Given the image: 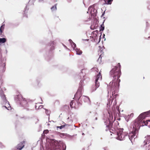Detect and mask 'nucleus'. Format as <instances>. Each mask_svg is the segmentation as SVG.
<instances>
[{
    "label": "nucleus",
    "mask_w": 150,
    "mask_h": 150,
    "mask_svg": "<svg viewBox=\"0 0 150 150\" xmlns=\"http://www.w3.org/2000/svg\"><path fill=\"white\" fill-rule=\"evenodd\" d=\"M82 134L83 135H84V133H82Z\"/></svg>",
    "instance_id": "5fc2aeb1"
},
{
    "label": "nucleus",
    "mask_w": 150,
    "mask_h": 150,
    "mask_svg": "<svg viewBox=\"0 0 150 150\" xmlns=\"http://www.w3.org/2000/svg\"><path fill=\"white\" fill-rule=\"evenodd\" d=\"M25 142L23 141L18 144L15 147V150H21L24 146Z\"/></svg>",
    "instance_id": "2eb2a0df"
},
{
    "label": "nucleus",
    "mask_w": 150,
    "mask_h": 150,
    "mask_svg": "<svg viewBox=\"0 0 150 150\" xmlns=\"http://www.w3.org/2000/svg\"><path fill=\"white\" fill-rule=\"evenodd\" d=\"M51 0L54 2H55L56 1H56L55 0Z\"/></svg>",
    "instance_id": "a19ab883"
},
{
    "label": "nucleus",
    "mask_w": 150,
    "mask_h": 150,
    "mask_svg": "<svg viewBox=\"0 0 150 150\" xmlns=\"http://www.w3.org/2000/svg\"><path fill=\"white\" fill-rule=\"evenodd\" d=\"M73 136H70L69 137V138H70V139H72L73 138Z\"/></svg>",
    "instance_id": "ea45409f"
},
{
    "label": "nucleus",
    "mask_w": 150,
    "mask_h": 150,
    "mask_svg": "<svg viewBox=\"0 0 150 150\" xmlns=\"http://www.w3.org/2000/svg\"><path fill=\"white\" fill-rule=\"evenodd\" d=\"M102 79V77L101 75V74L100 72L96 77V79L95 81V85H93L92 86L91 89L92 92L96 91L97 88L99 86V81H100Z\"/></svg>",
    "instance_id": "1a4fd4ad"
},
{
    "label": "nucleus",
    "mask_w": 150,
    "mask_h": 150,
    "mask_svg": "<svg viewBox=\"0 0 150 150\" xmlns=\"http://www.w3.org/2000/svg\"><path fill=\"white\" fill-rule=\"evenodd\" d=\"M101 59V57L100 60Z\"/></svg>",
    "instance_id": "0e129e2a"
},
{
    "label": "nucleus",
    "mask_w": 150,
    "mask_h": 150,
    "mask_svg": "<svg viewBox=\"0 0 150 150\" xmlns=\"http://www.w3.org/2000/svg\"><path fill=\"white\" fill-rule=\"evenodd\" d=\"M104 14L103 13V14H102V15L101 16L102 17L103 16H104Z\"/></svg>",
    "instance_id": "49530a36"
},
{
    "label": "nucleus",
    "mask_w": 150,
    "mask_h": 150,
    "mask_svg": "<svg viewBox=\"0 0 150 150\" xmlns=\"http://www.w3.org/2000/svg\"><path fill=\"white\" fill-rule=\"evenodd\" d=\"M68 1L70 2L71 1V0H67Z\"/></svg>",
    "instance_id": "8fccbe9b"
},
{
    "label": "nucleus",
    "mask_w": 150,
    "mask_h": 150,
    "mask_svg": "<svg viewBox=\"0 0 150 150\" xmlns=\"http://www.w3.org/2000/svg\"><path fill=\"white\" fill-rule=\"evenodd\" d=\"M44 0H38V2H43Z\"/></svg>",
    "instance_id": "4c0bfd02"
},
{
    "label": "nucleus",
    "mask_w": 150,
    "mask_h": 150,
    "mask_svg": "<svg viewBox=\"0 0 150 150\" xmlns=\"http://www.w3.org/2000/svg\"><path fill=\"white\" fill-rule=\"evenodd\" d=\"M44 109L45 110V113L46 114V115H48L49 116H50V111L44 108Z\"/></svg>",
    "instance_id": "b1692460"
},
{
    "label": "nucleus",
    "mask_w": 150,
    "mask_h": 150,
    "mask_svg": "<svg viewBox=\"0 0 150 150\" xmlns=\"http://www.w3.org/2000/svg\"><path fill=\"white\" fill-rule=\"evenodd\" d=\"M147 39H150V36L148 37Z\"/></svg>",
    "instance_id": "a18cd8bd"
},
{
    "label": "nucleus",
    "mask_w": 150,
    "mask_h": 150,
    "mask_svg": "<svg viewBox=\"0 0 150 150\" xmlns=\"http://www.w3.org/2000/svg\"><path fill=\"white\" fill-rule=\"evenodd\" d=\"M47 125H50V124H47Z\"/></svg>",
    "instance_id": "052dcab7"
},
{
    "label": "nucleus",
    "mask_w": 150,
    "mask_h": 150,
    "mask_svg": "<svg viewBox=\"0 0 150 150\" xmlns=\"http://www.w3.org/2000/svg\"><path fill=\"white\" fill-rule=\"evenodd\" d=\"M98 114L96 112H93L92 117L93 120L94 121L97 120L98 119Z\"/></svg>",
    "instance_id": "dca6fc26"
},
{
    "label": "nucleus",
    "mask_w": 150,
    "mask_h": 150,
    "mask_svg": "<svg viewBox=\"0 0 150 150\" xmlns=\"http://www.w3.org/2000/svg\"><path fill=\"white\" fill-rule=\"evenodd\" d=\"M14 100L16 104L19 106L23 107L24 109L28 110V104L25 98H23L21 95L15 96Z\"/></svg>",
    "instance_id": "0eeeda50"
},
{
    "label": "nucleus",
    "mask_w": 150,
    "mask_h": 150,
    "mask_svg": "<svg viewBox=\"0 0 150 150\" xmlns=\"http://www.w3.org/2000/svg\"><path fill=\"white\" fill-rule=\"evenodd\" d=\"M69 117L67 118V119L68 120V119H69Z\"/></svg>",
    "instance_id": "864d4df0"
},
{
    "label": "nucleus",
    "mask_w": 150,
    "mask_h": 150,
    "mask_svg": "<svg viewBox=\"0 0 150 150\" xmlns=\"http://www.w3.org/2000/svg\"><path fill=\"white\" fill-rule=\"evenodd\" d=\"M69 42L71 44V46L73 47V45L72 44V43L73 42L72 41L71 39H69Z\"/></svg>",
    "instance_id": "2f4dec72"
},
{
    "label": "nucleus",
    "mask_w": 150,
    "mask_h": 150,
    "mask_svg": "<svg viewBox=\"0 0 150 150\" xmlns=\"http://www.w3.org/2000/svg\"><path fill=\"white\" fill-rule=\"evenodd\" d=\"M6 39L5 38H0V43H3L6 42Z\"/></svg>",
    "instance_id": "412c9836"
},
{
    "label": "nucleus",
    "mask_w": 150,
    "mask_h": 150,
    "mask_svg": "<svg viewBox=\"0 0 150 150\" xmlns=\"http://www.w3.org/2000/svg\"><path fill=\"white\" fill-rule=\"evenodd\" d=\"M66 146L62 141L59 142L56 141L52 140L46 147L47 150H66Z\"/></svg>",
    "instance_id": "423d86ee"
},
{
    "label": "nucleus",
    "mask_w": 150,
    "mask_h": 150,
    "mask_svg": "<svg viewBox=\"0 0 150 150\" xmlns=\"http://www.w3.org/2000/svg\"><path fill=\"white\" fill-rule=\"evenodd\" d=\"M90 28L91 29V30H94L95 28V26H94L93 25H92L90 27Z\"/></svg>",
    "instance_id": "7c9ffc66"
},
{
    "label": "nucleus",
    "mask_w": 150,
    "mask_h": 150,
    "mask_svg": "<svg viewBox=\"0 0 150 150\" xmlns=\"http://www.w3.org/2000/svg\"><path fill=\"white\" fill-rule=\"evenodd\" d=\"M39 82H40V81H38V84H39Z\"/></svg>",
    "instance_id": "3c124183"
},
{
    "label": "nucleus",
    "mask_w": 150,
    "mask_h": 150,
    "mask_svg": "<svg viewBox=\"0 0 150 150\" xmlns=\"http://www.w3.org/2000/svg\"><path fill=\"white\" fill-rule=\"evenodd\" d=\"M72 44L73 45V47H72L73 49L74 50H75V49L76 48V44L73 42L72 43Z\"/></svg>",
    "instance_id": "393cba45"
},
{
    "label": "nucleus",
    "mask_w": 150,
    "mask_h": 150,
    "mask_svg": "<svg viewBox=\"0 0 150 150\" xmlns=\"http://www.w3.org/2000/svg\"><path fill=\"white\" fill-rule=\"evenodd\" d=\"M104 29V26L103 25V24L102 25H101L100 27V30L101 31H103Z\"/></svg>",
    "instance_id": "5701e85b"
},
{
    "label": "nucleus",
    "mask_w": 150,
    "mask_h": 150,
    "mask_svg": "<svg viewBox=\"0 0 150 150\" xmlns=\"http://www.w3.org/2000/svg\"><path fill=\"white\" fill-rule=\"evenodd\" d=\"M41 103V104H42V103Z\"/></svg>",
    "instance_id": "e2e57ef3"
},
{
    "label": "nucleus",
    "mask_w": 150,
    "mask_h": 150,
    "mask_svg": "<svg viewBox=\"0 0 150 150\" xmlns=\"http://www.w3.org/2000/svg\"><path fill=\"white\" fill-rule=\"evenodd\" d=\"M90 10V13L91 16L94 18L97 15V10L95 9L93 6H90L88 8V11L87 12V13H88V11L89 12Z\"/></svg>",
    "instance_id": "f8f14e48"
},
{
    "label": "nucleus",
    "mask_w": 150,
    "mask_h": 150,
    "mask_svg": "<svg viewBox=\"0 0 150 150\" xmlns=\"http://www.w3.org/2000/svg\"><path fill=\"white\" fill-rule=\"evenodd\" d=\"M35 108L36 110L38 109L37 108V106L36 105H35Z\"/></svg>",
    "instance_id": "79ce46f5"
},
{
    "label": "nucleus",
    "mask_w": 150,
    "mask_h": 150,
    "mask_svg": "<svg viewBox=\"0 0 150 150\" xmlns=\"http://www.w3.org/2000/svg\"><path fill=\"white\" fill-rule=\"evenodd\" d=\"M100 103H99L97 102L96 104V105H97L98 106H99Z\"/></svg>",
    "instance_id": "c9c22d12"
},
{
    "label": "nucleus",
    "mask_w": 150,
    "mask_h": 150,
    "mask_svg": "<svg viewBox=\"0 0 150 150\" xmlns=\"http://www.w3.org/2000/svg\"><path fill=\"white\" fill-rule=\"evenodd\" d=\"M55 43L54 41H51L48 43L47 45V49H49L50 51L51 52L54 49V46Z\"/></svg>",
    "instance_id": "ddd939ff"
},
{
    "label": "nucleus",
    "mask_w": 150,
    "mask_h": 150,
    "mask_svg": "<svg viewBox=\"0 0 150 150\" xmlns=\"http://www.w3.org/2000/svg\"><path fill=\"white\" fill-rule=\"evenodd\" d=\"M90 20V18H88V19L86 21H88Z\"/></svg>",
    "instance_id": "58836bf2"
},
{
    "label": "nucleus",
    "mask_w": 150,
    "mask_h": 150,
    "mask_svg": "<svg viewBox=\"0 0 150 150\" xmlns=\"http://www.w3.org/2000/svg\"><path fill=\"white\" fill-rule=\"evenodd\" d=\"M107 128L106 129V131H108L107 128L109 130L110 133L116 134L117 137V139L122 141L125 139V138H128L130 140L131 142V135L130 134L131 133V132L129 131V134L128 135V133L127 132L124 133L123 132V128H120L119 127L117 128H115L112 127V128L110 127H107Z\"/></svg>",
    "instance_id": "39448f33"
},
{
    "label": "nucleus",
    "mask_w": 150,
    "mask_h": 150,
    "mask_svg": "<svg viewBox=\"0 0 150 150\" xmlns=\"http://www.w3.org/2000/svg\"><path fill=\"white\" fill-rule=\"evenodd\" d=\"M100 39H99V42L100 41Z\"/></svg>",
    "instance_id": "4d7b16f0"
},
{
    "label": "nucleus",
    "mask_w": 150,
    "mask_h": 150,
    "mask_svg": "<svg viewBox=\"0 0 150 150\" xmlns=\"http://www.w3.org/2000/svg\"><path fill=\"white\" fill-rule=\"evenodd\" d=\"M120 67V63H118V66H115L110 72V78H112L113 80L110 82L109 85L108 86L109 93H112V96L108 99L107 107H110V105L115 106L116 105V98L118 95L117 93L119 90V83L120 81L119 79L121 74Z\"/></svg>",
    "instance_id": "f257e3e1"
},
{
    "label": "nucleus",
    "mask_w": 150,
    "mask_h": 150,
    "mask_svg": "<svg viewBox=\"0 0 150 150\" xmlns=\"http://www.w3.org/2000/svg\"><path fill=\"white\" fill-rule=\"evenodd\" d=\"M40 98V99H41V100L42 101V98Z\"/></svg>",
    "instance_id": "13d9d810"
},
{
    "label": "nucleus",
    "mask_w": 150,
    "mask_h": 150,
    "mask_svg": "<svg viewBox=\"0 0 150 150\" xmlns=\"http://www.w3.org/2000/svg\"><path fill=\"white\" fill-rule=\"evenodd\" d=\"M49 118H50V117H48V119H49Z\"/></svg>",
    "instance_id": "680f3d73"
},
{
    "label": "nucleus",
    "mask_w": 150,
    "mask_h": 150,
    "mask_svg": "<svg viewBox=\"0 0 150 150\" xmlns=\"http://www.w3.org/2000/svg\"><path fill=\"white\" fill-rule=\"evenodd\" d=\"M6 60L5 58H0V78H2V73L5 71Z\"/></svg>",
    "instance_id": "9d476101"
},
{
    "label": "nucleus",
    "mask_w": 150,
    "mask_h": 150,
    "mask_svg": "<svg viewBox=\"0 0 150 150\" xmlns=\"http://www.w3.org/2000/svg\"><path fill=\"white\" fill-rule=\"evenodd\" d=\"M5 147V146L2 144V143L0 142V148H3Z\"/></svg>",
    "instance_id": "a878e982"
},
{
    "label": "nucleus",
    "mask_w": 150,
    "mask_h": 150,
    "mask_svg": "<svg viewBox=\"0 0 150 150\" xmlns=\"http://www.w3.org/2000/svg\"><path fill=\"white\" fill-rule=\"evenodd\" d=\"M64 127V125H62L60 126H58V127H57V128H59L60 129H61Z\"/></svg>",
    "instance_id": "bb28decb"
},
{
    "label": "nucleus",
    "mask_w": 150,
    "mask_h": 150,
    "mask_svg": "<svg viewBox=\"0 0 150 150\" xmlns=\"http://www.w3.org/2000/svg\"><path fill=\"white\" fill-rule=\"evenodd\" d=\"M105 2H106V0H103Z\"/></svg>",
    "instance_id": "09e8293b"
},
{
    "label": "nucleus",
    "mask_w": 150,
    "mask_h": 150,
    "mask_svg": "<svg viewBox=\"0 0 150 150\" xmlns=\"http://www.w3.org/2000/svg\"><path fill=\"white\" fill-rule=\"evenodd\" d=\"M49 132V131L47 129L45 130H44L43 132V133L44 134H47Z\"/></svg>",
    "instance_id": "c756f323"
},
{
    "label": "nucleus",
    "mask_w": 150,
    "mask_h": 150,
    "mask_svg": "<svg viewBox=\"0 0 150 150\" xmlns=\"http://www.w3.org/2000/svg\"><path fill=\"white\" fill-rule=\"evenodd\" d=\"M105 11L103 12V13L104 14H105Z\"/></svg>",
    "instance_id": "603ef678"
},
{
    "label": "nucleus",
    "mask_w": 150,
    "mask_h": 150,
    "mask_svg": "<svg viewBox=\"0 0 150 150\" xmlns=\"http://www.w3.org/2000/svg\"><path fill=\"white\" fill-rule=\"evenodd\" d=\"M64 123V127H66V128H68L70 126L69 125L65 123Z\"/></svg>",
    "instance_id": "c85d7f7f"
},
{
    "label": "nucleus",
    "mask_w": 150,
    "mask_h": 150,
    "mask_svg": "<svg viewBox=\"0 0 150 150\" xmlns=\"http://www.w3.org/2000/svg\"><path fill=\"white\" fill-rule=\"evenodd\" d=\"M132 115H133V114L132 113Z\"/></svg>",
    "instance_id": "bf43d9fd"
},
{
    "label": "nucleus",
    "mask_w": 150,
    "mask_h": 150,
    "mask_svg": "<svg viewBox=\"0 0 150 150\" xmlns=\"http://www.w3.org/2000/svg\"><path fill=\"white\" fill-rule=\"evenodd\" d=\"M113 1V0H108L107 1L106 0V2L105 3L106 4L110 5Z\"/></svg>",
    "instance_id": "4be33fe9"
},
{
    "label": "nucleus",
    "mask_w": 150,
    "mask_h": 150,
    "mask_svg": "<svg viewBox=\"0 0 150 150\" xmlns=\"http://www.w3.org/2000/svg\"><path fill=\"white\" fill-rule=\"evenodd\" d=\"M43 106L42 105H40L39 106L38 108H38H42L43 107Z\"/></svg>",
    "instance_id": "f704fd0d"
},
{
    "label": "nucleus",
    "mask_w": 150,
    "mask_h": 150,
    "mask_svg": "<svg viewBox=\"0 0 150 150\" xmlns=\"http://www.w3.org/2000/svg\"><path fill=\"white\" fill-rule=\"evenodd\" d=\"M150 113V110L141 113L136 120L133 125V130L132 131V138H137L138 135V132L139 128L141 126H148L150 128V120H147L145 121L144 119Z\"/></svg>",
    "instance_id": "f03ea898"
},
{
    "label": "nucleus",
    "mask_w": 150,
    "mask_h": 150,
    "mask_svg": "<svg viewBox=\"0 0 150 150\" xmlns=\"http://www.w3.org/2000/svg\"><path fill=\"white\" fill-rule=\"evenodd\" d=\"M4 30L3 29H0V35H2V33Z\"/></svg>",
    "instance_id": "72a5a7b5"
},
{
    "label": "nucleus",
    "mask_w": 150,
    "mask_h": 150,
    "mask_svg": "<svg viewBox=\"0 0 150 150\" xmlns=\"http://www.w3.org/2000/svg\"><path fill=\"white\" fill-rule=\"evenodd\" d=\"M100 57H101V55H100V57H99V58H98V60H99V59H100Z\"/></svg>",
    "instance_id": "37998d69"
},
{
    "label": "nucleus",
    "mask_w": 150,
    "mask_h": 150,
    "mask_svg": "<svg viewBox=\"0 0 150 150\" xmlns=\"http://www.w3.org/2000/svg\"><path fill=\"white\" fill-rule=\"evenodd\" d=\"M98 34V31L96 30L93 31L91 33V36L90 38H93L94 42H96V40L98 38L97 34Z\"/></svg>",
    "instance_id": "4468645a"
},
{
    "label": "nucleus",
    "mask_w": 150,
    "mask_h": 150,
    "mask_svg": "<svg viewBox=\"0 0 150 150\" xmlns=\"http://www.w3.org/2000/svg\"><path fill=\"white\" fill-rule=\"evenodd\" d=\"M28 8H27V6L26 5L25 8L24 9V13L23 14V16H25L26 17H27V15L26 14V13H27V11H28Z\"/></svg>",
    "instance_id": "6ab92c4d"
},
{
    "label": "nucleus",
    "mask_w": 150,
    "mask_h": 150,
    "mask_svg": "<svg viewBox=\"0 0 150 150\" xmlns=\"http://www.w3.org/2000/svg\"><path fill=\"white\" fill-rule=\"evenodd\" d=\"M115 106H113L112 105V111L108 112L109 117L108 120H106V121H105V120H104V121L105 125H106V127H111L112 128L113 123L114 122L113 127L116 128H117V127H119V123L117 121H115V118L114 119L113 118V114L115 115V114H117V113L119 116L120 115L119 107L117 106L115 108Z\"/></svg>",
    "instance_id": "7ed1b4c3"
},
{
    "label": "nucleus",
    "mask_w": 150,
    "mask_h": 150,
    "mask_svg": "<svg viewBox=\"0 0 150 150\" xmlns=\"http://www.w3.org/2000/svg\"><path fill=\"white\" fill-rule=\"evenodd\" d=\"M88 40V39H86V40Z\"/></svg>",
    "instance_id": "6e6d98bb"
},
{
    "label": "nucleus",
    "mask_w": 150,
    "mask_h": 150,
    "mask_svg": "<svg viewBox=\"0 0 150 150\" xmlns=\"http://www.w3.org/2000/svg\"><path fill=\"white\" fill-rule=\"evenodd\" d=\"M131 114L129 115H125L124 116V117L126 120L127 122H128L131 118Z\"/></svg>",
    "instance_id": "a211bd4d"
},
{
    "label": "nucleus",
    "mask_w": 150,
    "mask_h": 150,
    "mask_svg": "<svg viewBox=\"0 0 150 150\" xmlns=\"http://www.w3.org/2000/svg\"><path fill=\"white\" fill-rule=\"evenodd\" d=\"M83 70V69H82L81 70V72L80 73V76L81 78V79L80 81V82L79 83V88L74 95V97L75 98H78V101L77 102L78 105L79 106L81 105V103L79 101V100L81 99V102L82 101V100L85 102H90V100L88 96H81V92L83 90V85L84 82L83 81L85 77V76L83 74L82 71Z\"/></svg>",
    "instance_id": "20e7f679"
},
{
    "label": "nucleus",
    "mask_w": 150,
    "mask_h": 150,
    "mask_svg": "<svg viewBox=\"0 0 150 150\" xmlns=\"http://www.w3.org/2000/svg\"><path fill=\"white\" fill-rule=\"evenodd\" d=\"M2 83L3 80L2 78H0V96L2 99V101L1 102V104L2 105L3 108H5L8 110H9V108L11 107L8 101H7L3 91L1 89V85Z\"/></svg>",
    "instance_id": "6e6552de"
},
{
    "label": "nucleus",
    "mask_w": 150,
    "mask_h": 150,
    "mask_svg": "<svg viewBox=\"0 0 150 150\" xmlns=\"http://www.w3.org/2000/svg\"><path fill=\"white\" fill-rule=\"evenodd\" d=\"M62 45H63V46L65 47L67 49H68V50H69L67 47L64 44H62Z\"/></svg>",
    "instance_id": "e433bc0d"
},
{
    "label": "nucleus",
    "mask_w": 150,
    "mask_h": 150,
    "mask_svg": "<svg viewBox=\"0 0 150 150\" xmlns=\"http://www.w3.org/2000/svg\"><path fill=\"white\" fill-rule=\"evenodd\" d=\"M73 103V100H71L70 103V106L71 108H73V106L72 105Z\"/></svg>",
    "instance_id": "cd10ccee"
},
{
    "label": "nucleus",
    "mask_w": 150,
    "mask_h": 150,
    "mask_svg": "<svg viewBox=\"0 0 150 150\" xmlns=\"http://www.w3.org/2000/svg\"><path fill=\"white\" fill-rule=\"evenodd\" d=\"M74 50L76 51L77 54L80 55L82 53V52L80 49L76 48L75 50Z\"/></svg>",
    "instance_id": "f3484780"
},
{
    "label": "nucleus",
    "mask_w": 150,
    "mask_h": 150,
    "mask_svg": "<svg viewBox=\"0 0 150 150\" xmlns=\"http://www.w3.org/2000/svg\"><path fill=\"white\" fill-rule=\"evenodd\" d=\"M120 120V118H118L117 119V120Z\"/></svg>",
    "instance_id": "c03bdc74"
},
{
    "label": "nucleus",
    "mask_w": 150,
    "mask_h": 150,
    "mask_svg": "<svg viewBox=\"0 0 150 150\" xmlns=\"http://www.w3.org/2000/svg\"><path fill=\"white\" fill-rule=\"evenodd\" d=\"M143 143V147L146 150H150V135H147L145 137Z\"/></svg>",
    "instance_id": "9b49d317"
},
{
    "label": "nucleus",
    "mask_w": 150,
    "mask_h": 150,
    "mask_svg": "<svg viewBox=\"0 0 150 150\" xmlns=\"http://www.w3.org/2000/svg\"><path fill=\"white\" fill-rule=\"evenodd\" d=\"M57 4H55L54 6H52L51 8V10L52 11H56L57 10Z\"/></svg>",
    "instance_id": "aec40b11"
},
{
    "label": "nucleus",
    "mask_w": 150,
    "mask_h": 150,
    "mask_svg": "<svg viewBox=\"0 0 150 150\" xmlns=\"http://www.w3.org/2000/svg\"><path fill=\"white\" fill-rule=\"evenodd\" d=\"M5 25L4 24V25H1L0 28V29H3V30L4 29V26Z\"/></svg>",
    "instance_id": "473e14b6"
},
{
    "label": "nucleus",
    "mask_w": 150,
    "mask_h": 150,
    "mask_svg": "<svg viewBox=\"0 0 150 150\" xmlns=\"http://www.w3.org/2000/svg\"><path fill=\"white\" fill-rule=\"evenodd\" d=\"M105 36V34H103V38H104V36Z\"/></svg>",
    "instance_id": "de8ad7c7"
}]
</instances>
